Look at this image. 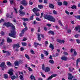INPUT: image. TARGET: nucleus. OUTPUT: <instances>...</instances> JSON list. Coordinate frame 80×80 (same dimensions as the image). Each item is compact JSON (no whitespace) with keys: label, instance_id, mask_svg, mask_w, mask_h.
Here are the masks:
<instances>
[{"label":"nucleus","instance_id":"1","mask_svg":"<svg viewBox=\"0 0 80 80\" xmlns=\"http://www.w3.org/2000/svg\"><path fill=\"white\" fill-rule=\"evenodd\" d=\"M4 25L7 27H11L12 29L11 30V33L9 34V36L13 38H16V32H15V27L12 23L10 22H5Z\"/></svg>","mask_w":80,"mask_h":80},{"label":"nucleus","instance_id":"2","mask_svg":"<svg viewBox=\"0 0 80 80\" xmlns=\"http://www.w3.org/2000/svg\"><path fill=\"white\" fill-rule=\"evenodd\" d=\"M44 18L45 19H47L51 22H55V19L54 18L53 16L47 15H44Z\"/></svg>","mask_w":80,"mask_h":80},{"label":"nucleus","instance_id":"3","mask_svg":"<svg viewBox=\"0 0 80 80\" xmlns=\"http://www.w3.org/2000/svg\"><path fill=\"white\" fill-rule=\"evenodd\" d=\"M73 51H74L73 53L74 54H72V56L73 57H74V56H76V55H77V52L75 51V49H73V48H71V50H70V52L71 53H72L73 52Z\"/></svg>","mask_w":80,"mask_h":80},{"label":"nucleus","instance_id":"4","mask_svg":"<svg viewBox=\"0 0 80 80\" xmlns=\"http://www.w3.org/2000/svg\"><path fill=\"white\" fill-rule=\"evenodd\" d=\"M21 3L22 5H23V6H27L28 4L27 2H26L25 0H22L21 2Z\"/></svg>","mask_w":80,"mask_h":80},{"label":"nucleus","instance_id":"5","mask_svg":"<svg viewBox=\"0 0 80 80\" xmlns=\"http://www.w3.org/2000/svg\"><path fill=\"white\" fill-rule=\"evenodd\" d=\"M57 76V74H52L50 76L48 77V78L46 79V80H52V78L53 77H55Z\"/></svg>","mask_w":80,"mask_h":80},{"label":"nucleus","instance_id":"6","mask_svg":"<svg viewBox=\"0 0 80 80\" xmlns=\"http://www.w3.org/2000/svg\"><path fill=\"white\" fill-rule=\"evenodd\" d=\"M40 35H41L42 37V38H44V36L43 34H40L38 33V39L39 41H40L41 40V38H40Z\"/></svg>","mask_w":80,"mask_h":80},{"label":"nucleus","instance_id":"7","mask_svg":"<svg viewBox=\"0 0 80 80\" xmlns=\"http://www.w3.org/2000/svg\"><path fill=\"white\" fill-rule=\"evenodd\" d=\"M13 70L12 69H11L9 70V71L8 72V74H9V75L11 76H12L13 75Z\"/></svg>","mask_w":80,"mask_h":80},{"label":"nucleus","instance_id":"8","mask_svg":"<svg viewBox=\"0 0 80 80\" xmlns=\"http://www.w3.org/2000/svg\"><path fill=\"white\" fill-rule=\"evenodd\" d=\"M20 47V44L18 43L17 44H14L12 46L13 48L14 49L15 48H18Z\"/></svg>","mask_w":80,"mask_h":80},{"label":"nucleus","instance_id":"9","mask_svg":"<svg viewBox=\"0 0 80 80\" xmlns=\"http://www.w3.org/2000/svg\"><path fill=\"white\" fill-rule=\"evenodd\" d=\"M0 67L2 68H7V66L5 64V62H2V63L0 65Z\"/></svg>","mask_w":80,"mask_h":80},{"label":"nucleus","instance_id":"10","mask_svg":"<svg viewBox=\"0 0 80 80\" xmlns=\"http://www.w3.org/2000/svg\"><path fill=\"white\" fill-rule=\"evenodd\" d=\"M57 42H58L59 43H65V41L64 40H61L59 39H58L57 40Z\"/></svg>","mask_w":80,"mask_h":80},{"label":"nucleus","instance_id":"11","mask_svg":"<svg viewBox=\"0 0 80 80\" xmlns=\"http://www.w3.org/2000/svg\"><path fill=\"white\" fill-rule=\"evenodd\" d=\"M68 80H72V78H73V77L72 76V74H70V73H68Z\"/></svg>","mask_w":80,"mask_h":80},{"label":"nucleus","instance_id":"12","mask_svg":"<svg viewBox=\"0 0 80 80\" xmlns=\"http://www.w3.org/2000/svg\"><path fill=\"white\" fill-rule=\"evenodd\" d=\"M32 11L33 12H38V11H40V10L37 8H35L32 9Z\"/></svg>","mask_w":80,"mask_h":80},{"label":"nucleus","instance_id":"13","mask_svg":"<svg viewBox=\"0 0 80 80\" xmlns=\"http://www.w3.org/2000/svg\"><path fill=\"white\" fill-rule=\"evenodd\" d=\"M61 59L62 60H64V61H67V59H68V58L67 57H62L61 58Z\"/></svg>","mask_w":80,"mask_h":80},{"label":"nucleus","instance_id":"14","mask_svg":"<svg viewBox=\"0 0 80 80\" xmlns=\"http://www.w3.org/2000/svg\"><path fill=\"white\" fill-rule=\"evenodd\" d=\"M7 42L8 43H11L12 42V40L10 38L8 37L7 39Z\"/></svg>","mask_w":80,"mask_h":80},{"label":"nucleus","instance_id":"15","mask_svg":"<svg viewBox=\"0 0 80 80\" xmlns=\"http://www.w3.org/2000/svg\"><path fill=\"white\" fill-rule=\"evenodd\" d=\"M28 30V28L27 27H26L25 28H24L22 30V33H23L27 31Z\"/></svg>","mask_w":80,"mask_h":80},{"label":"nucleus","instance_id":"16","mask_svg":"<svg viewBox=\"0 0 80 80\" xmlns=\"http://www.w3.org/2000/svg\"><path fill=\"white\" fill-rule=\"evenodd\" d=\"M34 47L35 48L37 47V45H40V46H42L41 44H39V43H37V42H34Z\"/></svg>","mask_w":80,"mask_h":80},{"label":"nucleus","instance_id":"17","mask_svg":"<svg viewBox=\"0 0 80 80\" xmlns=\"http://www.w3.org/2000/svg\"><path fill=\"white\" fill-rule=\"evenodd\" d=\"M49 8H51L54 9L55 8L54 6L52 4H49Z\"/></svg>","mask_w":80,"mask_h":80},{"label":"nucleus","instance_id":"18","mask_svg":"<svg viewBox=\"0 0 80 80\" xmlns=\"http://www.w3.org/2000/svg\"><path fill=\"white\" fill-rule=\"evenodd\" d=\"M49 47L50 48H51L52 50H53L54 49V46L52 43L50 44Z\"/></svg>","mask_w":80,"mask_h":80},{"label":"nucleus","instance_id":"19","mask_svg":"<svg viewBox=\"0 0 80 80\" xmlns=\"http://www.w3.org/2000/svg\"><path fill=\"white\" fill-rule=\"evenodd\" d=\"M19 13L21 15H23L24 16L25 15V12H23L22 11H19Z\"/></svg>","mask_w":80,"mask_h":80},{"label":"nucleus","instance_id":"20","mask_svg":"<svg viewBox=\"0 0 80 80\" xmlns=\"http://www.w3.org/2000/svg\"><path fill=\"white\" fill-rule=\"evenodd\" d=\"M45 72H50V68H49V67H47L46 68V69L45 70Z\"/></svg>","mask_w":80,"mask_h":80},{"label":"nucleus","instance_id":"21","mask_svg":"<svg viewBox=\"0 0 80 80\" xmlns=\"http://www.w3.org/2000/svg\"><path fill=\"white\" fill-rule=\"evenodd\" d=\"M33 75V74L31 75L29 77L30 78H31V79L32 80H33V79L34 80H36L35 79V78Z\"/></svg>","mask_w":80,"mask_h":80},{"label":"nucleus","instance_id":"22","mask_svg":"<svg viewBox=\"0 0 80 80\" xmlns=\"http://www.w3.org/2000/svg\"><path fill=\"white\" fill-rule=\"evenodd\" d=\"M48 33L52 34V35H55V34L54 33V32H53V31H51V30L49 31L48 32Z\"/></svg>","mask_w":80,"mask_h":80},{"label":"nucleus","instance_id":"23","mask_svg":"<svg viewBox=\"0 0 80 80\" xmlns=\"http://www.w3.org/2000/svg\"><path fill=\"white\" fill-rule=\"evenodd\" d=\"M75 29L76 30V31H78V29H80V26L78 25V27L76 26L75 27Z\"/></svg>","mask_w":80,"mask_h":80},{"label":"nucleus","instance_id":"24","mask_svg":"<svg viewBox=\"0 0 80 80\" xmlns=\"http://www.w3.org/2000/svg\"><path fill=\"white\" fill-rule=\"evenodd\" d=\"M71 8L72 9H77V6L73 5L72 7H71Z\"/></svg>","mask_w":80,"mask_h":80},{"label":"nucleus","instance_id":"25","mask_svg":"<svg viewBox=\"0 0 80 80\" xmlns=\"http://www.w3.org/2000/svg\"><path fill=\"white\" fill-rule=\"evenodd\" d=\"M62 4V2H58V6H61Z\"/></svg>","mask_w":80,"mask_h":80},{"label":"nucleus","instance_id":"26","mask_svg":"<svg viewBox=\"0 0 80 80\" xmlns=\"http://www.w3.org/2000/svg\"><path fill=\"white\" fill-rule=\"evenodd\" d=\"M22 19L23 21L24 22H25L26 21H28V18H22Z\"/></svg>","mask_w":80,"mask_h":80},{"label":"nucleus","instance_id":"27","mask_svg":"<svg viewBox=\"0 0 80 80\" xmlns=\"http://www.w3.org/2000/svg\"><path fill=\"white\" fill-rule=\"evenodd\" d=\"M75 18H77V19H78L79 20H80V15H77L74 16Z\"/></svg>","mask_w":80,"mask_h":80},{"label":"nucleus","instance_id":"28","mask_svg":"<svg viewBox=\"0 0 80 80\" xmlns=\"http://www.w3.org/2000/svg\"><path fill=\"white\" fill-rule=\"evenodd\" d=\"M80 62V58H79L78 59L77 61H76V65L77 66H78V62Z\"/></svg>","mask_w":80,"mask_h":80},{"label":"nucleus","instance_id":"29","mask_svg":"<svg viewBox=\"0 0 80 80\" xmlns=\"http://www.w3.org/2000/svg\"><path fill=\"white\" fill-rule=\"evenodd\" d=\"M3 76L4 78L6 79H7L8 78V75L7 74H4Z\"/></svg>","mask_w":80,"mask_h":80},{"label":"nucleus","instance_id":"30","mask_svg":"<svg viewBox=\"0 0 80 80\" xmlns=\"http://www.w3.org/2000/svg\"><path fill=\"white\" fill-rule=\"evenodd\" d=\"M13 8L14 10V11L16 13H18V11H17V10H18V8H16L15 7H13Z\"/></svg>","mask_w":80,"mask_h":80},{"label":"nucleus","instance_id":"31","mask_svg":"<svg viewBox=\"0 0 80 80\" xmlns=\"http://www.w3.org/2000/svg\"><path fill=\"white\" fill-rule=\"evenodd\" d=\"M43 8V5H38V8H40V9H42V8Z\"/></svg>","mask_w":80,"mask_h":80},{"label":"nucleus","instance_id":"32","mask_svg":"<svg viewBox=\"0 0 80 80\" xmlns=\"http://www.w3.org/2000/svg\"><path fill=\"white\" fill-rule=\"evenodd\" d=\"M22 45L23 47H26V46H27V42H22Z\"/></svg>","mask_w":80,"mask_h":80},{"label":"nucleus","instance_id":"33","mask_svg":"<svg viewBox=\"0 0 80 80\" xmlns=\"http://www.w3.org/2000/svg\"><path fill=\"white\" fill-rule=\"evenodd\" d=\"M68 5V2L66 1H64L63 2V5H65V6H67Z\"/></svg>","mask_w":80,"mask_h":80},{"label":"nucleus","instance_id":"34","mask_svg":"<svg viewBox=\"0 0 80 80\" xmlns=\"http://www.w3.org/2000/svg\"><path fill=\"white\" fill-rule=\"evenodd\" d=\"M69 70L70 72H72L73 70H74V68H69Z\"/></svg>","mask_w":80,"mask_h":80},{"label":"nucleus","instance_id":"35","mask_svg":"<svg viewBox=\"0 0 80 80\" xmlns=\"http://www.w3.org/2000/svg\"><path fill=\"white\" fill-rule=\"evenodd\" d=\"M25 57L27 58L28 59V60H30V57H29V56H28V55L27 54H25Z\"/></svg>","mask_w":80,"mask_h":80},{"label":"nucleus","instance_id":"36","mask_svg":"<svg viewBox=\"0 0 80 80\" xmlns=\"http://www.w3.org/2000/svg\"><path fill=\"white\" fill-rule=\"evenodd\" d=\"M34 13L37 17H39V16H40V14L38 12H34Z\"/></svg>","mask_w":80,"mask_h":80},{"label":"nucleus","instance_id":"37","mask_svg":"<svg viewBox=\"0 0 80 80\" xmlns=\"http://www.w3.org/2000/svg\"><path fill=\"white\" fill-rule=\"evenodd\" d=\"M14 64L15 66H18L19 64L18 63V61H16L15 62H14Z\"/></svg>","mask_w":80,"mask_h":80},{"label":"nucleus","instance_id":"38","mask_svg":"<svg viewBox=\"0 0 80 80\" xmlns=\"http://www.w3.org/2000/svg\"><path fill=\"white\" fill-rule=\"evenodd\" d=\"M28 68V70L29 71H30V72H32L33 71V70H32V69L30 68V67H27Z\"/></svg>","mask_w":80,"mask_h":80},{"label":"nucleus","instance_id":"39","mask_svg":"<svg viewBox=\"0 0 80 80\" xmlns=\"http://www.w3.org/2000/svg\"><path fill=\"white\" fill-rule=\"evenodd\" d=\"M7 65L9 66H12V63H10V62H7Z\"/></svg>","mask_w":80,"mask_h":80},{"label":"nucleus","instance_id":"40","mask_svg":"<svg viewBox=\"0 0 80 80\" xmlns=\"http://www.w3.org/2000/svg\"><path fill=\"white\" fill-rule=\"evenodd\" d=\"M49 62L50 63H52V64L54 63V61H53V60H49Z\"/></svg>","mask_w":80,"mask_h":80},{"label":"nucleus","instance_id":"41","mask_svg":"<svg viewBox=\"0 0 80 80\" xmlns=\"http://www.w3.org/2000/svg\"><path fill=\"white\" fill-rule=\"evenodd\" d=\"M63 53L64 55H68V53L67 52H63Z\"/></svg>","mask_w":80,"mask_h":80},{"label":"nucleus","instance_id":"42","mask_svg":"<svg viewBox=\"0 0 80 80\" xmlns=\"http://www.w3.org/2000/svg\"><path fill=\"white\" fill-rule=\"evenodd\" d=\"M11 78L12 80H15V79L16 78V77L15 76H13L11 77Z\"/></svg>","mask_w":80,"mask_h":80},{"label":"nucleus","instance_id":"43","mask_svg":"<svg viewBox=\"0 0 80 80\" xmlns=\"http://www.w3.org/2000/svg\"><path fill=\"white\" fill-rule=\"evenodd\" d=\"M53 13L54 14V15H57V12L55 10H53Z\"/></svg>","mask_w":80,"mask_h":80},{"label":"nucleus","instance_id":"44","mask_svg":"<svg viewBox=\"0 0 80 80\" xmlns=\"http://www.w3.org/2000/svg\"><path fill=\"white\" fill-rule=\"evenodd\" d=\"M7 55L10 56V52L9 51H7Z\"/></svg>","mask_w":80,"mask_h":80},{"label":"nucleus","instance_id":"45","mask_svg":"<svg viewBox=\"0 0 80 80\" xmlns=\"http://www.w3.org/2000/svg\"><path fill=\"white\" fill-rule=\"evenodd\" d=\"M41 57L42 59H44V55H43V54L42 53L41 54Z\"/></svg>","mask_w":80,"mask_h":80},{"label":"nucleus","instance_id":"46","mask_svg":"<svg viewBox=\"0 0 80 80\" xmlns=\"http://www.w3.org/2000/svg\"><path fill=\"white\" fill-rule=\"evenodd\" d=\"M42 69L43 70H45V65L44 64H43L42 65Z\"/></svg>","mask_w":80,"mask_h":80},{"label":"nucleus","instance_id":"47","mask_svg":"<svg viewBox=\"0 0 80 80\" xmlns=\"http://www.w3.org/2000/svg\"><path fill=\"white\" fill-rule=\"evenodd\" d=\"M67 32L68 33H71V30L70 29H69L67 30Z\"/></svg>","mask_w":80,"mask_h":80},{"label":"nucleus","instance_id":"48","mask_svg":"<svg viewBox=\"0 0 80 80\" xmlns=\"http://www.w3.org/2000/svg\"><path fill=\"white\" fill-rule=\"evenodd\" d=\"M76 41L78 43H80V40L78 39H77Z\"/></svg>","mask_w":80,"mask_h":80},{"label":"nucleus","instance_id":"49","mask_svg":"<svg viewBox=\"0 0 80 80\" xmlns=\"http://www.w3.org/2000/svg\"><path fill=\"white\" fill-rule=\"evenodd\" d=\"M45 54H46V55H48V52L46 51H44Z\"/></svg>","mask_w":80,"mask_h":80},{"label":"nucleus","instance_id":"50","mask_svg":"<svg viewBox=\"0 0 80 80\" xmlns=\"http://www.w3.org/2000/svg\"><path fill=\"white\" fill-rule=\"evenodd\" d=\"M20 7L21 10H23V9H24V8L23 7V6L22 5L20 6Z\"/></svg>","mask_w":80,"mask_h":80},{"label":"nucleus","instance_id":"51","mask_svg":"<svg viewBox=\"0 0 80 80\" xmlns=\"http://www.w3.org/2000/svg\"><path fill=\"white\" fill-rule=\"evenodd\" d=\"M30 20H33V17L31 16L30 18Z\"/></svg>","mask_w":80,"mask_h":80},{"label":"nucleus","instance_id":"52","mask_svg":"<svg viewBox=\"0 0 80 80\" xmlns=\"http://www.w3.org/2000/svg\"><path fill=\"white\" fill-rule=\"evenodd\" d=\"M30 52H31L32 54H35L34 51H33L32 49L31 50Z\"/></svg>","mask_w":80,"mask_h":80},{"label":"nucleus","instance_id":"53","mask_svg":"<svg viewBox=\"0 0 80 80\" xmlns=\"http://www.w3.org/2000/svg\"><path fill=\"white\" fill-rule=\"evenodd\" d=\"M36 19L37 20H38V21H41V19L38 18H36Z\"/></svg>","mask_w":80,"mask_h":80},{"label":"nucleus","instance_id":"54","mask_svg":"<svg viewBox=\"0 0 80 80\" xmlns=\"http://www.w3.org/2000/svg\"><path fill=\"white\" fill-rule=\"evenodd\" d=\"M38 32H40V27H38Z\"/></svg>","mask_w":80,"mask_h":80},{"label":"nucleus","instance_id":"55","mask_svg":"<svg viewBox=\"0 0 80 80\" xmlns=\"http://www.w3.org/2000/svg\"><path fill=\"white\" fill-rule=\"evenodd\" d=\"M24 34V33H22V31H21V33H20V37H22L23 36V35Z\"/></svg>","mask_w":80,"mask_h":80},{"label":"nucleus","instance_id":"56","mask_svg":"<svg viewBox=\"0 0 80 80\" xmlns=\"http://www.w3.org/2000/svg\"><path fill=\"white\" fill-rule=\"evenodd\" d=\"M48 41H46L45 42V46L47 47V45H48Z\"/></svg>","mask_w":80,"mask_h":80},{"label":"nucleus","instance_id":"57","mask_svg":"<svg viewBox=\"0 0 80 80\" xmlns=\"http://www.w3.org/2000/svg\"><path fill=\"white\" fill-rule=\"evenodd\" d=\"M11 4L12 5L13 3V0H9Z\"/></svg>","mask_w":80,"mask_h":80},{"label":"nucleus","instance_id":"58","mask_svg":"<svg viewBox=\"0 0 80 80\" xmlns=\"http://www.w3.org/2000/svg\"><path fill=\"white\" fill-rule=\"evenodd\" d=\"M4 22V20L2 18L1 20H0V23H2V22Z\"/></svg>","mask_w":80,"mask_h":80},{"label":"nucleus","instance_id":"59","mask_svg":"<svg viewBox=\"0 0 80 80\" xmlns=\"http://www.w3.org/2000/svg\"><path fill=\"white\" fill-rule=\"evenodd\" d=\"M23 25H24L25 27H27V24L26 23H25V22H23Z\"/></svg>","mask_w":80,"mask_h":80},{"label":"nucleus","instance_id":"60","mask_svg":"<svg viewBox=\"0 0 80 80\" xmlns=\"http://www.w3.org/2000/svg\"><path fill=\"white\" fill-rule=\"evenodd\" d=\"M19 78L20 79H22V78H23V76L22 75H21L19 76Z\"/></svg>","mask_w":80,"mask_h":80},{"label":"nucleus","instance_id":"61","mask_svg":"<svg viewBox=\"0 0 80 80\" xmlns=\"http://www.w3.org/2000/svg\"><path fill=\"white\" fill-rule=\"evenodd\" d=\"M1 33L2 35H5V33L3 31H2L1 32Z\"/></svg>","mask_w":80,"mask_h":80},{"label":"nucleus","instance_id":"62","mask_svg":"<svg viewBox=\"0 0 80 80\" xmlns=\"http://www.w3.org/2000/svg\"><path fill=\"white\" fill-rule=\"evenodd\" d=\"M24 48H23V47H21V51L22 52V51H23V50H24Z\"/></svg>","mask_w":80,"mask_h":80},{"label":"nucleus","instance_id":"63","mask_svg":"<svg viewBox=\"0 0 80 80\" xmlns=\"http://www.w3.org/2000/svg\"><path fill=\"white\" fill-rule=\"evenodd\" d=\"M47 1L48 0H44V3H47Z\"/></svg>","mask_w":80,"mask_h":80},{"label":"nucleus","instance_id":"64","mask_svg":"<svg viewBox=\"0 0 80 80\" xmlns=\"http://www.w3.org/2000/svg\"><path fill=\"white\" fill-rule=\"evenodd\" d=\"M43 16V12H42L41 13V16L40 17V18H42Z\"/></svg>","mask_w":80,"mask_h":80}]
</instances>
